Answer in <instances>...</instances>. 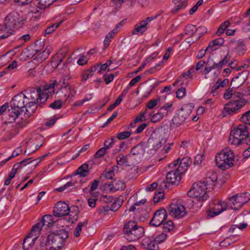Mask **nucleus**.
Segmentation results:
<instances>
[{
  "label": "nucleus",
  "mask_w": 250,
  "mask_h": 250,
  "mask_svg": "<svg viewBox=\"0 0 250 250\" xmlns=\"http://www.w3.org/2000/svg\"><path fill=\"white\" fill-rule=\"evenodd\" d=\"M56 83V82L54 81L42 87H31L24 91L30 104L29 107L32 108L30 114H33L38 107L42 106L46 102L49 98L48 93L54 92V87Z\"/></svg>",
  "instance_id": "1"
},
{
  "label": "nucleus",
  "mask_w": 250,
  "mask_h": 250,
  "mask_svg": "<svg viewBox=\"0 0 250 250\" xmlns=\"http://www.w3.org/2000/svg\"><path fill=\"white\" fill-rule=\"evenodd\" d=\"M11 108L8 110L9 115L13 120H15L22 112L28 117H30L32 114H30L31 107H29L30 104L24 91L15 95L10 103Z\"/></svg>",
  "instance_id": "2"
},
{
  "label": "nucleus",
  "mask_w": 250,
  "mask_h": 250,
  "mask_svg": "<svg viewBox=\"0 0 250 250\" xmlns=\"http://www.w3.org/2000/svg\"><path fill=\"white\" fill-rule=\"evenodd\" d=\"M68 237L69 231L61 229L51 233L47 237H42V244L46 246V250H60Z\"/></svg>",
  "instance_id": "3"
},
{
  "label": "nucleus",
  "mask_w": 250,
  "mask_h": 250,
  "mask_svg": "<svg viewBox=\"0 0 250 250\" xmlns=\"http://www.w3.org/2000/svg\"><path fill=\"white\" fill-rule=\"evenodd\" d=\"M167 141V135L164 129H161L154 131L147 141V148L150 153L156 151L164 146Z\"/></svg>",
  "instance_id": "4"
},
{
  "label": "nucleus",
  "mask_w": 250,
  "mask_h": 250,
  "mask_svg": "<svg viewBox=\"0 0 250 250\" xmlns=\"http://www.w3.org/2000/svg\"><path fill=\"white\" fill-rule=\"evenodd\" d=\"M208 181L206 182H197L194 183L191 188L188 192V196L193 198L199 202H203L207 200L208 195L207 192Z\"/></svg>",
  "instance_id": "5"
},
{
  "label": "nucleus",
  "mask_w": 250,
  "mask_h": 250,
  "mask_svg": "<svg viewBox=\"0 0 250 250\" xmlns=\"http://www.w3.org/2000/svg\"><path fill=\"white\" fill-rule=\"evenodd\" d=\"M124 238L128 241H134L138 240L144 234V229L138 226L136 223L128 222L125 225L124 228Z\"/></svg>",
  "instance_id": "6"
},
{
  "label": "nucleus",
  "mask_w": 250,
  "mask_h": 250,
  "mask_svg": "<svg viewBox=\"0 0 250 250\" xmlns=\"http://www.w3.org/2000/svg\"><path fill=\"white\" fill-rule=\"evenodd\" d=\"M234 157L233 151L226 147L216 156V165L223 170L229 168L233 166Z\"/></svg>",
  "instance_id": "7"
},
{
  "label": "nucleus",
  "mask_w": 250,
  "mask_h": 250,
  "mask_svg": "<svg viewBox=\"0 0 250 250\" xmlns=\"http://www.w3.org/2000/svg\"><path fill=\"white\" fill-rule=\"evenodd\" d=\"M249 136L248 126L245 124H241L233 127L230 133L229 142L232 145H239Z\"/></svg>",
  "instance_id": "8"
},
{
  "label": "nucleus",
  "mask_w": 250,
  "mask_h": 250,
  "mask_svg": "<svg viewBox=\"0 0 250 250\" xmlns=\"http://www.w3.org/2000/svg\"><path fill=\"white\" fill-rule=\"evenodd\" d=\"M24 19L18 12L13 11L5 18L4 25L6 29L12 30L19 28L24 24Z\"/></svg>",
  "instance_id": "9"
},
{
  "label": "nucleus",
  "mask_w": 250,
  "mask_h": 250,
  "mask_svg": "<svg viewBox=\"0 0 250 250\" xmlns=\"http://www.w3.org/2000/svg\"><path fill=\"white\" fill-rule=\"evenodd\" d=\"M193 109L192 104H188L184 105L180 109L178 110L172 119L170 126L174 125L179 126L183 124L188 117Z\"/></svg>",
  "instance_id": "10"
},
{
  "label": "nucleus",
  "mask_w": 250,
  "mask_h": 250,
  "mask_svg": "<svg viewBox=\"0 0 250 250\" xmlns=\"http://www.w3.org/2000/svg\"><path fill=\"white\" fill-rule=\"evenodd\" d=\"M250 201V194L248 192L236 194L229 198V205L231 209L239 210Z\"/></svg>",
  "instance_id": "11"
},
{
  "label": "nucleus",
  "mask_w": 250,
  "mask_h": 250,
  "mask_svg": "<svg viewBox=\"0 0 250 250\" xmlns=\"http://www.w3.org/2000/svg\"><path fill=\"white\" fill-rule=\"evenodd\" d=\"M245 99H238L233 101H230L225 105L224 110L228 114H233L241 108L246 104Z\"/></svg>",
  "instance_id": "12"
},
{
  "label": "nucleus",
  "mask_w": 250,
  "mask_h": 250,
  "mask_svg": "<svg viewBox=\"0 0 250 250\" xmlns=\"http://www.w3.org/2000/svg\"><path fill=\"white\" fill-rule=\"evenodd\" d=\"M53 211L55 216L61 217L68 215L70 212V208L65 202L59 201L55 205Z\"/></svg>",
  "instance_id": "13"
},
{
  "label": "nucleus",
  "mask_w": 250,
  "mask_h": 250,
  "mask_svg": "<svg viewBox=\"0 0 250 250\" xmlns=\"http://www.w3.org/2000/svg\"><path fill=\"white\" fill-rule=\"evenodd\" d=\"M167 209L169 214L176 218L183 217L187 213L185 207L178 203L171 204Z\"/></svg>",
  "instance_id": "14"
},
{
  "label": "nucleus",
  "mask_w": 250,
  "mask_h": 250,
  "mask_svg": "<svg viewBox=\"0 0 250 250\" xmlns=\"http://www.w3.org/2000/svg\"><path fill=\"white\" fill-rule=\"evenodd\" d=\"M167 218L166 210L162 208L157 210L152 219L150 222V224L153 226L158 227L160 226Z\"/></svg>",
  "instance_id": "15"
},
{
  "label": "nucleus",
  "mask_w": 250,
  "mask_h": 250,
  "mask_svg": "<svg viewBox=\"0 0 250 250\" xmlns=\"http://www.w3.org/2000/svg\"><path fill=\"white\" fill-rule=\"evenodd\" d=\"M156 16L154 17H149L145 20L141 21L139 23L136 24L134 30L132 31L133 35H137L140 33L143 34L147 30V25L149 22L156 19Z\"/></svg>",
  "instance_id": "16"
},
{
  "label": "nucleus",
  "mask_w": 250,
  "mask_h": 250,
  "mask_svg": "<svg viewBox=\"0 0 250 250\" xmlns=\"http://www.w3.org/2000/svg\"><path fill=\"white\" fill-rule=\"evenodd\" d=\"M227 208L228 204L226 202H219L212 209L208 211V215L210 217H214L226 210Z\"/></svg>",
  "instance_id": "17"
},
{
  "label": "nucleus",
  "mask_w": 250,
  "mask_h": 250,
  "mask_svg": "<svg viewBox=\"0 0 250 250\" xmlns=\"http://www.w3.org/2000/svg\"><path fill=\"white\" fill-rule=\"evenodd\" d=\"M181 173L177 168L168 172L166 176L167 182L172 185L178 184L181 179Z\"/></svg>",
  "instance_id": "18"
},
{
  "label": "nucleus",
  "mask_w": 250,
  "mask_h": 250,
  "mask_svg": "<svg viewBox=\"0 0 250 250\" xmlns=\"http://www.w3.org/2000/svg\"><path fill=\"white\" fill-rule=\"evenodd\" d=\"M143 247L148 250H158L159 247L155 239L147 237L144 239L142 243Z\"/></svg>",
  "instance_id": "19"
},
{
  "label": "nucleus",
  "mask_w": 250,
  "mask_h": 250,
  "mask_svg": "<svg viewBox=\"0 0 250 250\" xmlns=\"http://www.w3.org/2000/svg\"><path fill=\"white\" fill-rule=\"evenodd\" d=\"M58 84L60 85V86L62 88H63L65 89V90L69 92V94L67 96V97H73L74 96L76 91L74 89V88L69 85V83H67V81H66L65 79L62 78L59 81L58 83Z\"/></svg>",
  "instance_id": "20"
},
{
  "label": "nucleus",
  "mask_w": 250,
  "mask_h": 250,
  "mask_svg": "<svg viewBox=\"0 0 250 250\" xmlns=\"http://www.w3.org/2000/svg\"><path fill=\"white\" fill-rule=\"evenodd\" d=\"M37 238V234H35L33 237L31 235V234H28L23 240L22 244L23 249L25 250H27L29 248L32 247L34 245Z\"/></svg>",
  "instance_id": "21"
},
{
  "label": "nucleus",
  "mask_w": 250,
  "mask_h": 250,
  "mask_svg": "<svg viewBox=\"0 0 250 250\" xmlns=\"http://www.w3.org/2000/svg\"><path fill=\"white\" fill-rule=\"evenodd\" d=\"M145 153V149L143 145L139 144L131 148L129 157L131 158L132 156H136L140 157L142 156Z\"/></svg>",
  "instance_id": "22"
},
{
  "label": "nucleus",
  "mask_w": 250,
  "mask_h": 250,
  "mask_svg": "<svg viewBox=\"0 0 250 250\" xmlns=\"http://www.w3.org/2000/svg\"><path fill=\"white\" fill-rule=\"evenodd\" d=\"M191 162L192 161L191 159L189 157L183 158L181 160L178 168H177V170L181 173L184 172L187 169L188 167L191 164Z\"/></svg>",
  "instance_id": "23"
},
{
  "label": "nucleus",
  "mask_w": 250,
  "mask_h": 250,
  "mask_svg": "<svg viewBox=\"0 0 250 250\" xmlns=\"http://www.w3.org/2000/svg\"><path fill=\"white\" fill-rule=\"evenodd\" d=\"M236 43L235 51L239 56L243 55L247 51L246 45L242 40L237 41Z\"/></svg>",
  "instance_id": "24"
},
{
  "label": "nucleus",
  "mask_w": 250,
  "mask_h": 250,
  "mask_svg": "<svg viewBox=\"0 0 250 250\" xmlns=\"http://www.w3.org/2000/svg\"><path fill=\"white\" fill-rule=\"evenodd\" d=\"M88 167L89 165L88 164H84L78 168L76 173L79 175L81 177H85L89 173Z\"/></svg>",
  "instance_id": "25"
},
{
  "label": "nucleus",
  "mask_w": 250,
  "mask_h": 250,
  "mask_svg": "<svg viewBox=\"0 0 250 250\" xmlns=\"http://www.w3.org/2000/svg\"><path fill=\"white\" fill-rule=\"evenodd\" d=\"M112 185V187L111 188V189L114 191L124 190L126 187L125 183L120 180H115Z\"/></svg>",
  "instance_id": "26"
},
{
  "label": "nucleus",
  "mask_w": 250,
  "mask_h": 250,
  "mask_svg": "<svg viewBox=\"0 0 250 250\" xmlns=\"http://www.w3.org/2000/svg\"><path fill=\"white\" fill-rule=\"evenodd\" d=\"M43 226H46L48 227H51L54 223V218L51 215H45L42 218L40 222Z\"/></svg>",
  "instance_id": "27"
},
{
  "label": "nucleus",
  "mask_w": 250,
  "mask_h": 250,
  "mask_svg": "<svg viewBox=\"0 0 250 250\" xmlns=\"http://www.w3.org/2000/svg\"><path fill=\"white\" fill-rule=\"evenodd\" d=\"M167 112H163L160 109L159 111L152 115L151 116L150 119L151 121L153 123L157 122L159 120L162 119L164 117L165 115H167Z\"/></svg>",
  "instance_id": "28"
},
{
  "label": "nucleus",
  "mask_w": 250,
  "mask_h": 250,
  "mask_svg": "<svg viewBox=\"0 0 250 250\" xmlns=\"http://www.w3.org/2000/svg\"><path fill=\"white\" fill-rule=\"evenodd\" d=\"M38 1V8L41 10L45 9L52 4L56 0H37Z\"/></svg>",
  "instance_id": "29"
},
{
  "label": "nucleus",
  "mask_w": 250,
  "mask_h": 250,
  "mask_svg": "<svg viewBox=\"0 0 250 250\" xmlns=\"http://www.w3.org/2000/svg\"><path fill=\"white\" fill-rule=\"evenodd\" d=\"M224 43V40L223 38H219L217 39H215L211 42L207 47V49H211V51L215 50L216 48L213 49L214 46H220Z\"/></svg>",
  "instance_id": "30"
},
{
  "label": "nucleus",
  "mask_w": 250,
  "mask_h": 250,
  "mask_svg": "<svg viewBox=\"0 0 250 250\" xmlns=\"http://www.w3.org/2000/svg\"><path fill=\"white\" fill-rule=\"evenodd\" d=\"M131 158L129 157V154L127 155H125L123 154H119L116 158L117 164L120 166H123L125 164L128 163V159Z\"/></svg>",
  "instance_id": "31"
},
{
  "label": "nucleus",
  "mask_w": 250,
  "mask_h": 250,
  "mask_svg": "<svg viewBox=\"0 0 250 250\" xmlns=\"http://www.w3.org/2000/svg\"><path fill=\"white\" fill-rule=\"evenodd\" d=\"M65 56L64 53H58L55 56L52 60V63L56 67H58L59 64L62 62L63 58Z\"/></svg>",
  "instance_id": "32"
},
{
  "label": "nucleus",
  "mask_w": 250,
  "mask_h": 250,
  "mask_svg": "<svg viewBox=\"0 0 250 250\" xmlns=\"http://www.w3.org/2000/svg\"><path fill=\"white\" fill-rule=\"evenodd\" d=\"M42 224L39 222L35 225L32 228L30 233L29 234H31V235L34 237V235L35 234H37V237L38 236L40 232L42 229Z\"/></svg>",
  "instance_id": "33"
},
{
  "label": "nucleus",
  "mask_w": 250,
  "mask_h": 250,
  "mask_svg": "<svg viewBox=\"0 0 250 250\" xmlns=\"http://www.w3.org/2000/svg\"><path fill=\"white\" fill-rule=\"evenodd\" d=\"M62 23V21L52 24L48 26L44 32V36L52 34L57 28H58Z\"/></svg>",
  "instance_id": "34"
},
{
  "label": "nucleus",
  "mask_w": 250,
  "mask_h": 250,
  "mask_svg": "<svg viewBox=\"0 0 250 250\" xmlns=\"http://www.w3.org/2000/svg\"><path fill=\"white\" fill-rule=\"evenodd\" d=\"M229 24L230 22L229 21H225L218 27L216 32V34L219 36L222 35L224 33L226 29L229 26Z\"/></svg>",
  "instance_id": "35"
},
{
  "label": "nucleus",
  "mask_w": 250,
  "mask_h": 250,
  "mask_svg": "<svg viewBox=\"0 0 250 250\" xmlns=\"http://www.w3.org/2000/svg\"><path fill=\"white\" fill-rule=\"evenodd\" d=\"M22 152V149L21 147H18L17 149H16L13 152H12V154L11 156H10L9 158H8L6 159H5L1 162L0 164L4 165L7 162L9 161L10 160L12 159L13 158L16 157L20 155Z\"/></svg>",
  "instance_id": "36"
},
{
  "label": "nucleus",
  "mask_w": 250,
  "mask_h": 250,
  "mask_svg": "<svg viewBox=\"0 0 250 250\" xmlns=\"http://www.w3.org/2000/svg\"><path fill=\"white\" fill-rule=\"evenodd\" d=\"M163 227V229L165 232H170L174 228V224L171 220H168L166 222L162 223Z\"/></svg>",
  "instance_id": "37"
},
{
  "label": "nucleus",
  "mask_w": 250,
  "mask_h": 250,
  "mask_svg": "<svg viewBox=\"0 0 250 250\" xmlns=\"http://www.w3.org/2000/svg\"><path fill=\"white\" fill-rule=\"evenodd\" d=\"M75 214L73 216V218L71 217H69L68 219V221L72 224L74 223L78 220V214L79 213V209L77 207H73L72 208ZM73 211H72V213Z\"/></svg>",
  "instance_id": "38"
},
{
  "label": "nucleus",
  "mask_w": 250,
  "mask_h": 250,
  "mask_svg": "<svg viewBox=\"0 0 250 250\" xmlns=\"http://www.w3.org/2000/svg\"><path fill=\"white\" fill-rule=\"evenodd\" d=\"M116 30H112L110 33H109L105 37L104 40V45L105 47H107L110 42L111 39L113 38V37L116 34L115 32Z\"/></svg>",
  "instance_id": "39"
},
{
  "label": "nucleus",
  "mask_w": 250,
  "mask_h": 250,
  "mask_svg": "<svg viewBox=\"0 0 250 250\" xmlns=\"http://www.w3.org/2000/svg\"><path fill=\"white\" fill-rule=\"evenodd\" d=\"M30 159H31V158H28V159H25L19 163H17L15 164L13 166L11 172H12L14 174L16 175V174L17 173V172L18 171V170L21 167V165L27 162Z\"/></svg>",
  "instance_id": "40"
},
{
  "label": "nucleus",
  "mask_w": 250,
  "mask_h": 250,
  "mask_svg": "<svg viewBox=\"0 0 250 250\" xmlns=\"http://www.w3.org/2000/svg\"><path fill=\"white\" fill-rule=\"evenodd\" d=\"M87 223V221H86V220L83 223L79 222L78 223L77 227L75 228L74 231V234L76 237H78L80 235L82 227L85 225H86Z\"/></svg>",
  "instance_id": "41"
},
{
  "label": "nucleus",
  "mask_w": 250,
  "mask_h": 250,
  "mask_svg": "<svg viewBox=\"0 0 250 250\" xmlns=\"http://www.w3.org/2000/svg\"><path fill=\"white\" fill-rule=\"evenodd\" d=\"M196 28H195V26L194 25H188L187 26H186L185 28V34L187 35H189L191 37H192L196 33Z\"/></svg>",
  "instance_id": "42"
},
{
  "label": "nucleus",
  "mask_w": 250,
  "mask_h": 250,
  "mask_svg": "<svg viewBox=\"0 0 250 250\" xmlns=\"http://www.w3.org/2000/svg\"><path fill=\"white\" fill-rule=\"evenodd\" d=\"M51 51L50 48L46 47L44 50L38 55V58L42 60H45L48 57Z\"/></svg>",
  "instance_id": "43"
},
{
  "label": "nucleus",
  "mask_w": 250,
  "mask_h": 250,
  "mask_svg": "<svg viewBox=\"0 0 250 250\" xmlns=\"http://www.w3.org/2000/svg\"><path fill=\"white\" fill-rule=\"evenodd\" d=\"M123 202L120 200H116L110 205V210L113 211H116L121 206Z\"/></svg>",
  "instance_id": "44"
},
{
  "label": "nucleus",
  "mask_w": 250,
  "mask_h": 250,
  "mask_svg": "<svg viewBox=\"0 0 250 250\" xmlns=\"http://www.w3.org/2000/svg\"><path fill=\"white\" fill-rule=\"evenodd\" d=\"M131 135V133L130 131L121 132L117 134V138L120 140H122L128 138Z\"/></svg>",
  "instance_id": "45"
},
{
  "label": "nucleus",
  "mask_w": 250,
  "mask_h": 250,
  "mask_svg": "<svg viewBox=\"0 0 250 250\" xmlns=\"http://www.w3.org/2000/svg\"><path fill=\"white\" fill-rule=\"evenodd\" d=\"M62 101L60 100H58L50 104L49 105V107L53 108V109H57L61 108L62 106Z\"/></svg>",
  "instance_id": "46"
},
{
  "label": "nucleus",
  "mask_w": 250,
  "mask_h": 250,
  "mask_svg": "<svg viewBox=\"0 0 250 250\" xmlns=\"http://www.w3.org/2000/svg\"><path fill=\"white\" fill-rule=\"evenodd\" d=\"M217 179V176L216 173L214 172H211L208 173V177L206 178L205 181H203V182H206L207 180H208V183L210 182H212V183L215 182Z\"/></svg>",
  "instance_id": "47"
},
{
  "label": "nucleus",
  "mask_w": 250,
  "mask_h": 250,
  "mask_svg": "<svg viewBox=\"0 0 250 250\" xmlns=\"http://www.w3.org/2000/svg\"><path fill=\"white\" fill-rule=\"evenodd\" d=\"M241 119L242 122L244 123L245 125H250V110L244 114L241 117Z\"/></svg>",
  "instance_id": "48"
},
{
  "label": "nucleus",
  "mask_w": 250,
  "mask_h": 250,
  "mask_svg": "<svg viewBox=\"0 0 250 250\" xmlns=\"http://www.w3.org/2000/svg\"><path fill=\"white\" fill-rule=\"evenodd\" d=\"M106 146H104V147L101 148L98 150V151L95 154L94 156L95 158H100L102 157L105 154L106 150L109 148H106Z\"/></svg>",
  "instance_id": "49"
},
{
  "label": "nucleus",
  "mask_w": 250,
  "mask_h": 250,
  "mask_svg": "<svg viewBox=\"0 0 250 250\" xmlns=\"http://www.w3.org/2000/svg\"><path fill=\"white\" fill-rule=\"evenodd\" d=\"M164 193L163 191H159L156 193L153 198V200L155 203H158L161 200H163L164 198Z\"/></svg>",
  "instance_id": "50"
},
{
  "label": "nucleus",
  "mask_w": 250,
  "mask_h": 250,
  "mask_svg": "<svg viewBox=\"0 0 250 250\" xmlns=\"http://www.w3.org/2000/svg\"><path fill=\"white\" fill-rule=\"evenodd\" d=\"M243 94L239 92H235L233 90L232 99L231 101H233L238 99H243Z\"/></svg>",
  "instance_id": "51"
},
{
  "label": "nucleus",
  "mask_w": 250,
  "mask_h": 250,
  "mask_svg": "<svg viewBox=\"0 0 250 250\" xmlns=\"http://www.w3.org/2000/svg\"><path fill=\"white\" fill-rule=\"evenodd\" d=\"M93 71L88 70L83 73L82 76V81H86L88 78L93 75Z\"/></svg>",
  "instance_id": "52"
},
{
  "label": "nucleus",
  "mask_w": 250,
  "mask_h": 250,
  "mask_svg": "<svg viewBox=\"0 0 250 250\" xmlns=\"http://www.w3.org/2000/svg\"><path fill=\"white\" fill-rule=\"evenodd\" d=\"M74 186V183L72 181L68 182L65 185L63 186L55 189V190L58 192H62L65 190L66 188Z\"/></svg>",
  "instance_id": "53"
},
{
  "label": "nucleus",
  "mask_w": 250,
  "mask_h": 250,
  "mask_svg": "<svg viewBox=\"0 0 250 250\" xmlns=\"http://www.w3.org/2000/svg\"><path fill=\"white\" fill-rule=\"evenodd\" d=\"M159 101V100L157 99L151 100L147 103L146 107L148 109H153L155 106H156Z\"/></svg>",
  "instance_id": "54"
},
{
  "label": "nucleus",
  "mask_w": 250,
  "mask_h": 250,
  "mask_svg": "<svg viewBox=\"0 0 250 250\" xmlns=\"http://www.w3.org/2000/svg\"><path fill=\"white\" fill-rule=\"evenodd\" d=\"M163 63V62H160V63L157 64L154 67H152L150 68V69H148L147 70H146L145 72V73L146 74L154 73L155 72H156V71L159 69V68L158 67L159 66H160Z\"/></svg>",
  "instance_id": "55"
},
{
  "label": "nucleus",
  "mask_w": 250,
  "mask_h": 250,
  "mask_svg": "<svg viewBox=\"0 0 250 250\" xmlns=\"http://www.w3.org/2000/svg\"><path fill=\"white\" fill-rule=\"evenodd\" d=\"M44 45L43 41H37L35 43V51L36 53L39 52L43 48Z\"/></svg>",
  "instance_id": "56"
},
{
  "label": "nucleus",
  "mask_w": 250,
  "mask_h": 250,
  "mask_svg": "<svg viewBox=\"0 0 250 250\" xmlns=\"http://www.w3.org/2000/svg\"><path fill=\"white\" fill-rule=\"evenodd\" d=\"M220 87V85H219V81H218L212 87L210 93L212 94V96H216L217 93V89Z\"/></svg>",
  "instance_id": "57"
},
{
  "label": "nucleus",
  "mask_w": 250,
  "mask_h": 250,
  "mask_svg": "<svg viewBox=\"0 0 250 250\" xmlns=\"http://www.w3.org/2000/svg\"><path fill=\"white\" fill-rule=\"evenodd\" d=\"M186 89L184 87H181L176 92V96L178 98H182L186 95Z\"/></svg>",
  "instance_id": "58"
},
{
  "label": "nucleus",
  "mask_w": 250,
  "mask_h": 250,
  "mask_svg": "<svg viewBox=\"0 0 250 250\" xmlns=\"http://www.w3.org/2000/svg\"><path fill=\"white\" fill-rule=\"evenodd\" d=\"M195 31L196 32H198L199 36L198 37V39H199L203 35L207 32V29L204 26H200L195 29Z\"/></svg>",
  "instance_id": "59"
},
{
  "label": "nucleus",
  "mask_w": 250,
  "mask_h": 250,
  "mask_svg": "<svg viewBox=\"0 0 250 250\" xmlns=\"http://www.w3.org/2000/svg\"><path fill=\"white\" fill-rule=\"evenodd\" d=\"M167 237V235L166 233H162L156 237L154 239L155 240L156 243L158 244L163 242L166 239Z\"/></svg>",
  "instance_id": "60"
},
{
  "label": "nucleus",
  "mask_w": 250,
  "mask_h": 250,
  "mask_svg": "<svg viewBox=\"0 0 250 250\" xmlns=\"http://www.w3.org/2000/svg\"><path fill=\"white\" fill-rule=\"evenodd\" d=\"M248 226V224L247 223H242L238 225H234L231 227L230 228V231L233 232L234 229L236 228L239 229H243L246 228Z\"/></svg>",
  "instance_id": "61"
},
{
  "label": "nucleus",
  "mask_w": 250,
  "mask_h": 250,
  "mask_svg": "<svg viewBox=\"0 0 250 250\" xmlns=\"http://www.w3.org/2000/svg\"><path fill=\"white\" fill-rule=\"evenodd\" d=\"M115 141V139L112 137L110 139L106 140L104 141V146H106V148H109L113 146Z\"/></svg>",
  "instance_id": "62"
},
{
  "label": "nucleus",
  "mask_w": 250,
  "mask_h": 250,
  "mask_svg": "<svg viewBox=\"0 0 250 250\" xmlns=\"http://www.w3.org/2000/svg\"><path fill=\"white\" fill-rule=\"evenodd\" d=\"M204 155L203 153L199 154L196 155L195 157V161L194 162V165H200L202 163L203 158Z\"/></svg>",
  "instance_id": "63"
},
{
  "label": "nucleus",
  "mask_w": 250,
  "mask_h": 250,
  "mask_svg": "<svg viewBox=\"0 0 250 250\" xmlns=\"http://www.w3.org/2000/svg\"><path fill=\"white\" fill-rule=\"evenodd\" d=\"M114 76L113 74H105L104 75V80L106 84H109L113 80Z\"/></svg>",
  "instance_id": "64"
}]
</instances>
